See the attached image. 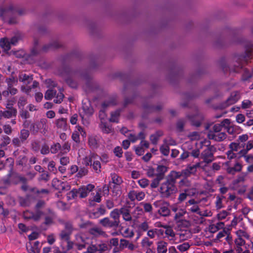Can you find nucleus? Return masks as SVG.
Here are the masks:
<instances>
[{"label":"nucleus","mask_w":253,"mask_h":253,"mask_svg":"<svg viewBox=\"0 0 253 253\" xmlns=\"http://www.w3.org/2000/svg\"><path fill=\"white\" fill-rule=\"evenodd\" d=\"M25 12L24 9L12 3L0 6V17L9 24H15L17 22V16L22 15Z\"/></svg>","instance_id":"f257e3e1"},{"label":"nucleus","mask_w":253,"mask_h":253,"mask_svg":"<svg viewBox=\"0 0 253 253\" xmlns=\"http://www.w3.org/2000/svg\"><path fill=\"white\" fill-rule=\"evenodd\" d=\"M177 176L178 175L177 173L170 172L165 181L160 183L158 191L162 198H169L176 193L177 189L175 183Z\"/></svg>","instance_id":"f03ea898"},{"label":"nucleus","mask_w":253,"mask_h":253,"mask_svg":"<svg viewBox=\"0 0 253 253\" xmlns=\"http://www.w3.org/2000/svg\"><path fill=\"white\" fill-rule=\"evenodd\" d=\"M253 57V44L251 43L247 44L245 46V52L244 54L235 57L236 64H234L233 68L226 67V65L222 64L221 67L224 72L227 71L229 68L230 72L238 73L243 68L245 64L248 60Z\"/></svg>","instance_id":"7ed1b4c3"},{"label":"nucleus","mask_w":253,"mask_h":253,"mask_svg":"<svg viewBox=\"0 0 253 253\" xmlns=\"http://www.w3.org/2000/svg\"><path fill=\"white\" fill-rule=\"evenodd\" d=\"M27 178L21 176L17 172L13 171V169L11 168L8 173L2 179V182L5 185L9 186L11 184H17L19 182L22 184L27 183Z\"/></svg>","instance_id":"20e7f679"},{"label":"nucleus","mask_w":253,"mask_h":253,"mask_svg":"<svg viewBox=\"0 0 253 253\" xmlns=\"http://www.w3.org/2000/svg\"><path fill=\"white\" fill-rule=\"evenodd\" d=\"M61 46V44L58 42L55 41L47 44L43 46L42 49L40 48L38 41L35 40L34 41V45L31 49L29 57L36 56L40 54L41 51L47 52L49 49H54L59 48Z\"/></svg>","instance_id":"39448f33"},{"label":"nucleus","mask_w":253,"mask_h":253,"mask_svg":"<svg viewBox=\"0 0 253 253\" xmlns=\"http://www.w3.org/2000/svg\"><path fill=\"white\" fill-rule=\"evenodd\" d=\"M153 206L155 208L158 209L157 212L161 216H168L169 215L170 211L168 202L162 200L156 201L153 203Z\"/></svg>","instance_id":"423d86ee"},{"label":"nucleus","mask_w":253,"mask_h":253,"mask_svg":"<svg viewBox=\"0 0 253 253\" xmlns=\"http://www.w3.org/2000/svg\"><path fill=\"white\" fill-rule=\"evenodd\" d=\"M46 119H42L38 122L31 124L29 127L30 130L34 134L37 133L39 130L41 129H43L44 131H46Z\"/></svg>","instance_id":"0eeeda50"},{"label":"nucleus","mask_w":253,"mask_h":253,"mask_svg":"<svg viewBox=\"0 0 253 253\" xmlns=\"http://www.w3.org/2000/svg\"><path fill=\"white\" fill-rule=\"evenodd\" d=\"M241 98V94L239 91H235L231 93L230 96L227 99L224 103V106L227 107L236 103Z\"/></svg>","instance_id":"6e6552de"},{"label":"nucleus","mask_w":253,"mask_h":253,"mask_svg":"<svg viewBox=\"0 0 253 253\" xmlns=\"http://www.w3.org/2000/svg\"><path fill=\"white\" fill-rule=\"evenodd\" d=\"M95 186L92 184H88L87 185H83L79 189L80 192L79 197L80 198H84L86 197L88 194L93 191Z\"/></svg>","instance_id":"1a4fd4ad"},{"label":"nucleus","mask_w":253,"mask_h":253,"mask_svg":"<svg viewBox=\"0 0 253 253\" xmlns=\"http://www.w3.org/2000/svg\"><path fill=\"white\" fill-rule=\"evenodd\" d=\"M201 158L205 163L209 164L214 160L213 154L212 153L211 149L207 148L202 152Z\"/></svg>","instance_id":"9d476101"},{"label":"nucleus","mask_w":253,"mask_h":253,"mask_svg":"<svg viewBox=\"0 0 253 253\" xmlns=\"http://www.w3.org/2000/svg\"><path fill=\"white\" fill-rule=\"evenodd\" d=\"M17 109L16 108H11L10 110H0V119L2 118L5 119H10L15 118L17 115Z\"/></svg>","instance_id":"9b49d317"},{"label":"nucleus","mask_w":253,"mask_h":253,"mask_svg":"<svg viewBox=\"0 0 253 253\" xmlns=\"http://www.w3.org/2000/svg\"><path fill=\"white\" fill-rule=\"evenodd\" d=\"M226 134L225 132H218V133H215L211 131L208 134V137L210 139H212L218 142L224 140L226 138Z\"/></svg>","instance_id":"f8f14e48"},{"label":"nucleus","mask_w":253,"mask_h":253,"mask_svg":"<svg viewBox=\"0 0 253 253\" xmlns=\"http://www.w3.org/2000/svg\"><path fill=\"white\" fill-rule=\"evenodd\" d=\"M99 223L105 227L112 228L117 229L119 225H118L116 221L110 219L108 217H105L100 220Z\"/></svg>","instance_id":"ddd939ff"},{"label":"nucleus","mask_w":253,"mask_h":253,"mask_svg":"<svg viewBox=\"0 0 253 253\" xmlns=\"http://www.w3.org/2000/svg\"><path fill=\"white\" fill-rule=\"evenodd\" d=\"M118 227L120 234L125 238H131L133 237L134 234L133 230L128 227H125L121 225Z\"/></svg>","instance_id":"4468645a"},{"label":"nucleus","mask_w":253,"mask_h":253,"mask_svg":"<svg viewBox=\"0 0 253 253\" xmlns=\"http://www.w3.org/2000/svg\"><path fill=\"white\" fill-rule=\"evenodd\" d=\"M101 157L95 154L93 159L92 165L91 167H92L93 169L97 173H99L101 172Z\"/></svg>","instance_id":"2eb2a0df"},{"label":"nucleus","mask_w":253,"mask_h":253,"mask_svg":"<svg viewBox=\"0 0 253 253\" xmlns=\"http://www.w3.org/2000/svg\"><path fill=\"white\" fill-rule=\"evenodd\" d=\"M195 193V190L194 189H185L184 192L180 193L178 198V202L180 203L183 202L187 196H193Z\"/></svg>","instance_id":"dca6fc26"},{"label":"nucleus","mask_w":253,"mask_h":253,"mask_svg":"<svg viewBox=\"0 0 253 253\" xmlns=\"http://www.w3.org/2000/svg\"><path fill=\"white\" fill-rule=\"evenodd\" d=\"M55 124L58 129L63 131L67 130L68 128L67 119L61 118L55 120Z\"/></svg>","instance_id":"f3484780"},{"label":"nucleus","mask_w":253,"mask_h":253,"mask_svg":"<svg viewBox=\"0 0 253 253\" xmlns=\"http://www.w3.org/2000/svg\"><path fill=\"white\" fill-rule=\"evenodd\" d=\"M168 170V168L167 167L163 165H158L156 169V176L163 180L164 179L165 173Z\"/></svg>","instance_id":"a211bd4d"},{"label":"nucleus","mask_w":253,"mask_h":253,"mask_svg":"<svg viewBox=\"0 0 253 253\" xmlns=\"http://www.w3.org/2000/svg\"><path fill=\"white\" fill-rule=\"evenodd\" d=\"M75 238L77 242L75 244V246L76 247L77 249L78 250H82L85 249L86 247V244L84 237L80 235H76Z\"/></svg>","instance_id":"6ab92c4d"},{"label":"nucleus","mask_w":253,"mask_h":253,"mask_svg":"<svg viewBox=\"0 0 253 253\" xmlns=\"http://www.w3.org/2000/svg\"><path fill=\"white\" fill-rule=\"evenodd\" d=\"M66 183L57 178H54L52 181V186L55 189L63 191L65 189Z\"/></svg>","instance_id":"aec40b11"},{"label":"nucleus","mask_w":253,"mask_h":253,"mask_svg":"<svg viewBox=\"0 0 253 253\" xmlns=\"http://www.w3.org/2000/svg\"><path fill=\"white\" fill-rule=\"evenodd\" d=\"M242 166L239 163H236L234 167H229L226 169V171L228 173L234 175L237 172L242 170Z\"/></svg>","instance_id":"412c9836"},{"label":"nucleus","mask_w":253,"mask_h":253,"mask_svg":"<svg viewBox=\"0 0 253 253\" xmlns=\"http://www.w3.org/2000/svg\"><path fill=\"white\" fill-rule=\"evenodd\" d=\"M33 75H28L24 73L19 74L18 79L20 82L27 85L29 84L33 80Z\"/></svg>","instance_id":"4be33fe9"},{"label":"nucleus","mask_w":253,"mask_h":253,"mask_svg":"<svg viewBox=\"0 0 253 253\" xmlns=\"http://www.w3.org/2000/svg\"><path fill=\"white\" fill-rule=\"evenodd\" d=\"M143 108L146 112H152L161 110L162 109V106L161 105H158L156 106H154L146 103L143 105Z\"/></svg>","instance_id":"5701e85b"},{"label":"nucleus","mask_w":253,"mask_h":253,"mask_svg":"<svg viewBox=\"0 0 253 253\" xmlns=\"http://www.w3.org/2000/svg\"><path fill=\"white\" fill-rule=\"evenodd\" d=\"M120 214L122 215L123 218L126 221H131L132 219L131 215L130 214V211L128 209L122 208L120 210Z\"/></svg>","instance_id":"b1692460"},{"label":"nucleus","mask_w":253,"mask_h":253,"mask_svg":"<svg viewBox=\"0 0 253 253\" xmlns=\"http://www.w3.org/2000/svg\"><path fill=\"white\" fill-rule=\"evenodd\" d=\"M168 243L164 241L158 242L157 243V248L158 253H167L168 251Z\"/></svg>","instance_id":"393cba45"},{"label":"nucleus","mask_w":253,"mask_h":253,"mask_svg":"<svg viewBox=\"0 0 253 253\" xmlns=\"http://www.w3.org/2000/svg\"><path fill=\"white\" fill-rule=\"evenodd\" d=\"M110 217L112 218V220L114 221H116V223L119 225L120 221V210L118 209H115L113 210L110 214Z\"/></svg>","instance_id":"a878e982"},{"label":"nucleus","mask_w":253,"mask_h":253,"mask_svg":"<svg viewBox=\"0 0 253 253\" xmlns=\"http://www.w3.org/2000/svg\"><path fill=\"white\" fill-rule=\"evenodd\" d=\"M0 46L4 51H8L11 48V44L9 40L7 38H2L0 41Z\"/></svg>","instance_id":"bb28decb"},{"label":"nucleus","mask_w":253,"mask_h":253,"mask_svg":"<svg viewBox=\"0 0 253 253\" xmlns=\"http://www.w3.org/2000/svg\"><path fill=\"white\" fill-rule=\"evenodd\" d=\"M120 114V110H117L114 112H112L111 113V117L109 119L110 122L118 123Z\"/></svg>","instance_id":"cd10ccee"},{"label":"nucleus","mask_w":253,"mask_h":253,"mask_svg":"<svg viewBox=\"0 0 253 253\" xmlns=\"http://www.w3.org/2000/svg\"><path fill=\"white\" fill-rule=\"evenodd\" d=\"M82 108L84 113L87 116H90L93 114V109L91 107L90 103H89L88 105H87L85 103L83 104Z\"/></svg>","instance_id":"c85d7f7f"},{"label":"nucleus","mask_w":253,"mask_h":253,"mask_svg":"<svg viewBox=\"0 0 253 253\" xmlns=\"http://www.w3.org/2000/svg\"><path fill=\"white\" fill-rule=\"evenodd\" d=\"M111 177L112 179V183L114 184L120 185L123 182V179L121 176L116 173H113L111 174Z\"/></svg>","instance_id":"c756f323"},{"label":"nucleus","mask_w":253,"mask_h":253,"mask_svg":"<svg viewBox=\"0 0 253 253\" xmlns=\"http://www.w3.org/2000/svg\"><path fill=\"white\" fill-rule=\"evenodd\" d=\"M95 153H90L88 156H86L83 159V164L85 166H91L94 157L95 156Z\"/></svg>","instance_id":"7c9ffc66"},{"label":"nucleus","mask_w":253,"mask_h":253,"mask_svg":"<svg viewBox=\"0 0 253 253\" xmlns=\"http://www.w3.org/2000/svg\"><path fill=\"white\" fill-rule=\"evenodd\" d=\"M170 173H176L178 175V176H177V179L179 178L181 176H183L185 177V178H186L187 177H189L191 174L190 172L188 171V170L187 169H184L182 170L181 172L179 171H171L170 172Z\"/></svg>","instance_id":"2f4dec72"},{"label":"nucleus","mask_w":253,"mask_h":253,"mask_svg":"<svg viewBox=\"0 0 253 253\" xmlns=\"http://www.w3.org/2000/svg\"><path fill=\"white\" fill-rule=\"evenodd\" d=\"M72 233L62 230L59 234V238L61 240L64 241H69L70 239V236Z\"/></svg>","instance_id":"473e14b6"},{"label":"nucleus","mask_w":253,"mask_h":253,"mask_svg":"<svg viewBox=\"0 0 253 253\" xmlns=\"http://www.w3.org/2000/svg\"><path fill=\"white\" fill-rule=\"evenodd\" d=\"M57 91L54 89H48L45 93L44 98L46 100H51L56 96Z\"/></svg>","instance_id":"72a5a7b5"},{"label":"nucleus","mask_w":253,"mask_h":253,"mask_svg":"<svg viewBox=\"0 0 253 253\" xmlns=\"http://www.w3.org/2000/svg\"><path fill=\"white\" fill-rule=\"evenodd\" d=\"M117 104V99L116 95L113 96L109 101H105L102 103L103 107H107L109 106L115 105Z\"/></svg>","instance_id":"f704fd0d"},{"label":"nucleus","mask_w":253,"mask_h":253,"mask_svg":"<svg viewBox=\"0 0 253 253\" xmlns=\"http://www.w3.org/2000/svg\"><path fill=\"white\" fill-rule=\"evenodd\" d=\"M30 135L29 131L27 129H22L20 130L19 138L24 143L26 141Z\"/></svg>","instance_id":"c9c22d12"},{"label":"nucleus","mask_w":253,"mask_h":253,"mask_svg":"<svg viewBox=\"0 0 253 253\" xmlns=\"http://www.w3.org/2000/svg\"><path fill=\"white\" fill-rule=\"evenodd\" d=\"M5 82L7 85V88L8 89L12 87L14 84H16L18 81L15 78V77L11 76V77L7 78L5 79Z\"/></svg>","instance_id":"e433bc0d"},{"label":"nucleus","mask_w":253,"mask_h":253,"mask_svg":"<svg viewBox=\"0 0 253 253\" xmlns=\"http://www.w3.org/2000/svg\"><path fill=\"white\" fill-rule=\"evenodd\" d=\"M50 179V175L48 171L42 170L41 174L38 178L39 181H43L47 182Z\"/></svg>","instance_id":"4c0bfd02"},{"label":"nucleus","mask_w":253,"mask_h":253,"mask_svg":"<svg viewBox=\"0 0 253 253\" xmlns=\"http://www.w3.org/2000/svg\"><path fill=\"white\" fill-rule=\"evenodd\" d=\"M95 246L96 248L97 252L98 251L101 253L108 250L107 245L105 243H102L101 242H98L95 244Z\"/></svg>","instance_id":"58836bf2"},{"label":"nucleus","mask_w":253,"mask_h":253,"mask_svg":"<svg viewBox=\"0 0 253 253\" xmlns=\"http://www.w3.org/2000/svg\"><path fill=\"white\" fill-rule=\"evenodd\" d=\"M43 215V212L41 210H35L33 211L32 219L35 221H39Z\"/></svg>","instance_id":"ea45409f"},{"label":"nucleus","mask_w":253,"mask_h":253,"mask_svg":"<svg viewBox=\"0 0 253 253\" xmlns=\"http://www.w3.org/2000/svg\"><path fill=\"white\" fill-rule=\"evenodd\" d=\"M139 232H145L148 230L149 224L147 221L143 222L137 226Z\"/></svg>","instance_id":"a19ab883"},{"label":"nucleus","mask_w":253,"mask_h":253,"mask_svg":"<svg viewBox=\"0 0 253 253\" xmlns=\"http://www.w3.org/2000/svg\"><path fill=\"white\" fill-rule=\"evenodd\" d=\"M88 170L87 168L84 167H80L79 168V170L76 174V176L78 178H82L83 176L86 175L88 173Z\"/></svg>","instance_id":"79ce46f5"},{"label":"nucleus","mask_w":253,"mask_h":253,"mask_svg":"<svg viewBox=\"0 0 253 253\" xmlns=\"http://www.w3.org/2000/svg\"><path fill=\"white\" fill-rule=\"evenodd\" d=\"M164 228L165 230V234L167 235L168 237H170L171 238H173L175 236V233L173 231V229L171 227L169 226L165 225L164 226Z\"/></svg>","instance_id":"37998d69"},{"label":"nucleus","mask_w":253,"mask_h":253,"mask_svg":"<svg viewBox=\"0 0 253 253\" xmlns=\"http://www.w3.org/2000/svg\"><path fill=\"white\" fill-rule=\"evenodd\" d=\"M64 226L65 228L64 230L68 231L72 234L75 230V228L73 227V222L71 221H66Z\"/></svg>","instance_id":"c03bdc74"},{"label":"nucleus","mask_w":253,"mask_h":253,"mask_svg":"<svg viewBox=\"0 0 253 253\" xmlns=\"http://www.w3.org/2000/svg\"><path fill=\"white\" fill-rule=\"evenodd\" d=\"M59 150H61V145L58 142L54 143L50 148V151L52 154H56Z\"/></svg>","instance_id":"a18cd8bd"},{"label":"nucleus","mask_w":253,"mask_h":253,"mask_svg":"<svg viewBox=\"0 0 253 253\" xmlns=\"http://www.w3.org/2000/svg\"><path fill=\"white\" fill-rule=\"evenodd\" d=\"M27 103V98L25 96H20L19 98L17 105L19 109L24 108V106Z\"/></svg>","instance_id":"49530a36"},{"label":"nucleus","mask_w":253,"mask_h":253,"mask_svg":"<svg viewBox=\"0 0 253 253\" xmlns=\"http://www.w3.org/2000/svg\"><path fill=\"white\" fill-rule=\"evenodd\" d=\"M41 148V145L39 141H32L31 142V149L35 152H38Z\"/></svg>","instance_id":"de8ad7c7"},{"label":"nucleus","mask_w":253,"mask_h":253,"mask_svg":"<svg viewBox=\"0 0 253 253\" xmlns=\"http://www.w3.org/2000/svg\"><path fill=\"white\" fill-rule=\"evenodd\" d=\"M141 244L143 248H149L153 244V242L150 241L148 238L144 237L142 240Z\"/></svg>","instance_id":"09e8293b"},{"label":"nucleus","mask_w":253,"mask_h":253,"mask_svg":"<svg viewBox=\"0 0 253 253\" xmlns=\"http://www.w3.org/2000/svg\"><path fill=\"white\" fill-rule=\"evenodd\" d=\"M101 127L102 131L106 133H110L112 131V127L108 125L106 123L102 122Z\"/></svg>","instance_id":"8fccbe9b"},{"label":"nucleus","mask_w":253,"mask_h":253,"mask_svg":"<svg viewBox=\"0 0 253 253\" xmlns=\"http://www.w3.org/2000/svg\"><path fill=\"white\" fill-rule=\"evenodd\" d=\"M55 216H52L45 215L44 217V224L46 225H51L53 223V220L56 218Z\"/></svg>","instance_id":"3c124183"},{"label":"nucleus","mask_w":253,"mask_h":253,"mask_svg":"<svg viewBox=\"0 0 253 253\" xmlns=\"http://www.w3.org/2000/svg\"><path fill=\"white\" fill-rule=\"evenodd\" d=\"M40 152L42 155H47L50 152V149L48 145L46 143H44L40 149Z\"/></svg>","instance_id":"603ef678"},{"label":"nucleus","mask_w":253,"mask_h":253,"mask_svg":"<svg viewBox=\"0 0 253 253\" xmlns=\"http://www.w3.org/2000/svg\"><path fill=\"white\" fill-rule=\"evenodd\" d=\"M190 245L188 243H184L177 247V249L181 252H184L187 251L190 248Z\"/></svg>","instance_id":"864d4df0"},{"label":"nucleus","mask_w":253,"mask_h":253,"mask_svg":"<svg viewBox=\"0 0 253 253\" xmlns=\"http://www.w3.org/2000/svg\"><path fill=\"white\" fill-rule=\"evenodd\" d=\"M2 142L0 144V148L6 146L11 142L10 137L7 135L2 136Z\"/></svg>","instance_id":"5fc2aeb1"},{"label":"nucleus","mask_w":253,"mask_h":253,"mask_svg":"<svg viewBox=\"0 0 253 253\" xmlns=\"http://www.w3.org/2000/svg\"><path fill=\"white\" fill-rule=\"evenodd\" d=\"M161 180H162V179L156 176V178L152 181V182L150 184L151 188L152 189L157 188L159 185L160 186V182Z\"/></svg>","instance_id":"6e6d98bb"},{"label":"nucleus","mask_w":253,"mask_h":253,"mask_svg":"<svg viewBox=\"0 0 253 253\" xmlns=\"http://www.w3.org/2000/svg\"><path fill=\"white\" fill-rule=\"evenodd\" d=\"M160 150L161 153L165 156H168L169 153V147L168 145L161 146Z\"/></svg>","instance_id":"4d7b16f0"},{"label":"nucleus","mask_w":253,"mask_h":253,"mask_svg":"<svg viewBox=\"0 0 253 253\" xmlns=\"http://www.w3.org/2000/svg\"><path fill=\"white\" fill-rule=\"evenodd\" d=\"M66 82L72 88H76L77 87V83L71 78L66 79Z\"/></svg>","instance_id":"13d9d810"},{"label":"nucleus","mask_w":253,"mask_h":253,"mask_svg":"<svg viewBox=\"0 0 253 253\" xmlns=\"http://www.w3.org/2000/svg\"><path fill=\"white\" fill-rule=\"evenodd\" d=\"M70 197L72 199H76L80 195L79 189H73L69 194Z\"/></svg>","instance_id":"bf43d9fd"},{"label":"nucleus","mask_w":253,"mask_h":253,"mask_svg":"<svg viewBox=\"0 0 253 253\" xmlns=\"http://www.w3.org/2000/svg\"><path fill=\"white\" fill-rule=\"evenodd\" d=\"M48 169L53 173H55L57 171V169L55 167V163L53 161H51L49 162L47 166Z\"/></svg>","instance_id":"052dcab7"},{"label":"nucleus","mask_w":253,"mask_h":253,"mask_svg":"<svg viewBox=\"0 0 253 253\" xmlns=\"http://www.w3.org/2000/svg\"><path fill=\"white\" fill-rule=\"evenodd\" d=\"M113 152L115 155V156L118 158H121L123 156V150L121 147L120 146H117L116 147Z\"/></svg>","instance_id":"680f3d73"},{"label":"nucleus","mask_w":253,"mask_h":253,"mask_svg":"<svg viewBox=\"0 0 253 253\" xmlns=\"http://www.w3.org/2000/svg\"><path fill=\"white\" fill-rule=\"evenodd\" d=\"M138 183L142 188H145L149 185V181L146 178H142L138 180Z\"/></svg>","instance_id":"e2e57ef3"},{"label":"nucleus","mask_w":253,"mask_h":253,"mask_svg":"<svg viewBox=\"0 0 253 253\" xmlns=\"http://www.w3.org/2000/svg\"><path fill=\"white\" fill-rule=\"evenodd\" d=\"M64 97V95L63 94V93L60 92L58 93V94H57V96H56V98L54 99L53 102L56 104L61 103L63 101Z\"/></svg>","instance_id":"0e129e2a"},{"label":"nucleus","mask_w":253,"mask_h":253,"mask_svg":"<svg viewBox=\"0 0 253 253\" xmlns=\"http://www.w3.org/2000/svg\"><path fill=\"white\" fill-rule=\"evenodd\" d=\"M20 116L22 119H27L30 118V114L28 111L24 110V108L20 109Z\"/></svg>","instance_id":"69168bd1"},{"label":"nucleus","mask_w":253,"mask_h":253,"mask_svg":"<svg viewBox=\"0 0 253 253\" xmlns=\"http://www.w3.org/2000/svg\"><path fill=\"white\" fill-rule=\"evenodd\" d=\"M72 139L76 143H79L80 142V134L77 130L74 131L72 134Z\"/></svg>","instance_id":"338daca9"},{"label":"nucleus","mask_w":253,"mask_h":253,"mask_svg":"<svg viewBox=\"0 0 253 253\" xmlns=\"http://www.w3.org/2000/svg\"><path fill=\"white\" fill-rule=\"evenodd\" d=\"M146 174L149 177H153L154 176H156V170L152 167H149L147 169Z\"/></svg>","instance_id":"774afa93"}]
</instances>
